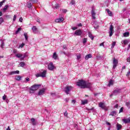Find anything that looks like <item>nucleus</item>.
I'll use <instances>...</instances> for the list:
<instances>
[{
    "label": "nucleus",
    "instance_id": "1",
    "mask_svg": "<svg viewBox=\"0 0 130 130\" xmlns=\"http://www.w3.org/2000/svg\"><path fill=\"white\" fill-rule=\"evenodd\" d=\"M76 85L78 86V87H80L81 89H85L86 88L90 89L92 88V83H86V81L83 79L79 80Z\"/></svg>",
    "mask_w": 130,
    "mask_h": 130
},
{
    "label": "nucleus",
    "instance_id": "2",
    "mask_svg": "<svg viewBox=\"0 0 130 130\" xmlns=\"http://www.w3.org/2000/svg\"><path fill=\"white\" fill-rule=\"evenodd\" d=\"M40 86L41 85L39 84H35L31 86V87L29 88L30 94H33L34 93H35V91H36V90H38Z\"/></svg>",
    "mask_w": 130,
    "mask_h": 130
},
{
    "label": "nucleus",
    "instance_id": "3",
    "mask_svg": "<svg viewBox=\"0 0 130 130\" xmlns=\"http://www.w3.org/2000/svg\"><path fill=\"white\" fill-rule=\"evenodd\" d=\"M47 73V71L46 70H41L39 72V73H37L35 76L36 78H39V77H41V78H45L46 77Z\"/></svg>",
    "mask_w": 130,
    "mask_h": 130
},
{
    "label": "nucleus",
    "instance_id": "4",
    "mask_svg": "<svg viewBox=\"0 0 130 130\" xmlns=\"http://www.w3.org/2000/svg\"><path fill=\"white\" fill-rule=\"evenodd\" d=\"M72 89H73L72 86H68L65 87L64 91L67 95H69V94H70V91H72Z\"/></svg>",
    "mask_w": 130,
    "mask_h": 130
},
{
    "label": "nucleus",
    "instance_id": "5",
    "mask_svg": "<svg viewBox=\"0 0 130 130\" xmlns=\"http://www.w3.org/2000/svg\"><path fill=\"white\" fill-rule=\"evenodd\" d=\"M48 69L49 71H53L54 69H55V66L53 65V63L52 62H50L48 65Z\"/></svg>",
    "mask_w": 130,
    "mask_h": 130
},
{
    "label": "nucleus",
    "instance_id": "6",
    "mask_svg": "<svg viewBox=\"0 0 130 130\" xmlns=\"http://www.w3.org/2000/svg\"><path fill=\"white\" fill-rule=\"evenodd\" d=\"M109 30V37H111V36L113 35V33H114V30H113V25H112V24L110 25Z\"/></svg>",
    "mask_w": 130,
    "mask_h": 130
},
{
    "label": "nucleus",
    "instance_id": "7",
    "mask_svg": "<svg viewBox=\"0 0 130 130\" xmlns=\"http://www.w3.org/2000/svg\"><path fill=\"white\" fill-rule=\"evenodd\" d=\"M118 63V60L116 59H115V58H113V69H115V68H116V67H117V64Z\"/></svg>",
    "mask_w": 130,
    "mask_h": 130
},
{
    "label": "nucleus",
    "instance_id": "8",
    "mask_svg": "<svg viewBox=\"0 0 130 130\" xmlns=\"http://www.w3.org/2000/svg\"><path fill=\"white\" fill-rule=\"evenodd\" d=\"M121 92V89L120 88H116L114 91H113V94L114 96H116L118 94H119Z\"/></svg>",
    "mask_w": 130,
    "mask_h": 130
},
{
    "label": "nucleus",
    "instance_id": "9",
    "mask_svg": "<svg viewBox=\"0 0 130 130\" xmlns=\"http://www.w3.org/2000/svg\"><path fill=\"white\" fill-rule=\"evenodd\" d=\"M45 91H46V89L42 88V89L40 90L38 93V95L39 96H41V95H43L45 93Z\"/></svg>",
    "mask_w": 130,
    "mask_h": 130
},
{
    "label": "nucleus",
    "instance_id": "10",
    "mask_svg": "<svg viewBox=\"0 0 130 130\" xmlns=\"http://www.w3.org/2000/svg\"><path fill=\"white\" fill-rule=\"evenodd\" d=\"M99 107H101L102 109H105L106 110V106H105V104L104 103L101 102L99 104Z\"/></svg>",
    "mask_w": 130,
    "mask_h": 130
},
{
    "label": "nucleus",
    "instance_id": "11",
    "mask_svg": "<svg viewBox=\"0 0 130 130\" xmlns=\"http://www.w3.org/2000/svg\"><path fill=\"white\" fill-rule=\"evenodd\" d=\"M82 30L81 29H77L75 32V35L77 36H81L82 35Z\"/></svg>",
    "mask_w": 130,
    "mask_h": 130
},
{
    "label": "nucleus",
    "instance_id": "12",
    "mask_svg": "<svg viewBox=\"0 0 130 130\" xmlns=\"http://www.w3.org/2000/svg\"><path fill=\"white\" fill-rule=\"evenodd\" d=\"M91 15L92 16V19H96V17H95L96 13H95V8L94 7H92V9L91 10Z\"/></svg>",
    "mask_w": 130,
    "mask_h": 130
},
{
    "label": "nucleus",
    "instance_id": "13",
    "mask_svg": "<svg viewBox=\"0 0 130 130\" xmlns=\"http://www.w3.org/2000/svg\"><path fill=\"white\" fill-rule=\"evenodd\" d=\"M52 6L53 9H58L59 8V4H56L55 2H53Z\"/></svg>",
    "mask_w": 130,
    "mask_h": 130
},
{
    "label": "nucleus",
    "instance_id": "14",
    "mask_svg": "<svg viewBox=\"0 0 130 130\" xmlns=\"http://www.w3.org/2000/svg\"><path fill=\"white\" fill-rule=\"evenodd\" d=\"M63 21H64V19L62 17H60V18L55 20L56 23H61L62 22H63Z\"/></svg>",
    "mask_w": 130,
    "mask_h": 130
},
{
    "label": "nucleus",
    "instance_id": "15",
    "mask_svg": "<svg viewBox=\"0 0 130 130\" xmlns=\"http://www.w3.org/2000/svg\"><path fill=\"white\" fill-rule=\"evenodd\" d=\"M19 73H20V71H19L18 70L16 71H12L9 73V75L11 76L12 75H15L16 74H19Z\"/></svg>",
    "mask_w": 130,
    "mask_h": 130
},
{
    "label": "nucleus",
    "instance_id": "16",
    "mask_svg": "<svg viewBox=\"0 0 130 130\" xmlns=\"http://www.w3.org/2000/svg\"><path fill=\"white\" fill-rule=\"evenodd\" d=\"M122 121L124 123H129V122H130V117H129L128 118H126V119H123Z\"/></svg>",
    "mask_w": 130,
    "mask_h": 130
},
{
    "label": "nucleus",
    "instance_id": "17",
    "mask_svg": "<svg viewBox=\"0 0 130 130\" xmlns=\"http://www.w3.org/2000/svg\"><path fill=\"white\" fill-rule=\"evenodd\" d=\"M92 57H93V56H92V54H88L85 56V59H86V60H88V58H92Z\"/></svg>",
    "mask_w": 130,
    "mask_h": 130
},
{
    "label": "nucleus",
    "instance_id": "18",
    "mask_svg": "<svg viewBox=\"0 0 130 130\" xmlns=\"http://www.w3.org/2000/svg\"><path fill=\"white\" fill-rule=\"evenodd\" d=\"M23 57L21 58V60H23L25 57H28L29 56V54H28V52L24 53V54H23Z\"/></svg>",
    "mask_w": 130,
    "mask_h": 130
},
{
    "label": "nucleus",
    "instance_id": "19",
    "mask_svg": "<svg viewBox=\"0 0 130 130\" xmlns=\"http://www.w3.org/2000/svg\"><path fill=\"white\" fill-rule=\"evenodd\" d=\"M53 58L54 59H57L58 58V55L56 54V52H54L52 56Z\"/></svg>",
    "mask_w": 130,
    "mask_h": 130
},
{
    "label": "nucleus",
    "instance_id": "20",
    "mask_svg": "<svg viewBox=\"0 0 130 130\" xmlns=\"http://www.w3.org/2000/svg\"><path fill=\"white\" fill-rule=\"evenodd\" d=\"M16 57H18V58H22L23 56V55L22 54L18 53L15 55Z\"/></svg>",
    "mask_w": 130,
    "mask_h": 130
},
{
    "label": "nucleus",
    "instance_id": "21",
    "mask_svg": "<svg viewBox=\"0 0 130 130\" xmlns=\"http://www.w3.org/2000/svg\"><path fill=\"white\" fill-rule=\"evenodd\" d=\"M106 11H107L108 14L109 15V16H110V17H112L113 14H112V12H111L110 10H109V9H107L106 10Z\"/></svg>",
    "mask_w": 130,
    "mask_h": 130
},
{
    "label": "nucleus",
    "instance_id": "22",
    "mask_svg": "<svg viewBox=\"0 0 130 130\" xmlns=\"http://www.w3.org/2000/svg\"><path fill=\"white\" fill-rule=\"evenodd\" d=\"M122 44H124V45H126L128 44V40H124L121 41Z\"/></svg>",
    "mask_w": 130,
    "mask_h": 130
},
{
    "label": "nucleus",
    "instance_id": "23",
    "mask_svg": "<svg viewBox=\"0 0 130 130\" xmlns=\"http://www.w3.org/2000/svg\"><path fill=\"white\" fill-rule=\"evenodd\" d=\"M81 104H82V105H85V104H88V100L81 101Z\"/></svg>",
    "mask_w": 130,
    "mask_h": 130
},
{
    "label": "nucleus",
    "instance_id": "24",
    "mask_svg": "<svg viewBox=\"0 0 130 130\" xmlns=\"http://www.w3.org/2000/svg\"><path fill=\"white\" fill-rule=\"evenodd\" d=\"M113 84H114V81L110 80L108 84L109 87H110V86H113Z\"/></svg>",
    "mask_w": 130,
    "mask_h": 130
},
{
    "label": "nucleus",
    "instance_id": "25",
    "mask_svg": "<svg viewBox=\"0 0 130 130\" xmlns=\"http://www.w3.org/2000/svg\"><path fill=\"white\" fill-rule=\"evenodd\" d=\"M30 120L32 125H35L36 124V122L35 121V119L34 118H31Z\"/></svg>",
    "mask_w": 130,
    "mask_h": 130
},
{
    "label": "nucleus",
    "instance_id": "26",
    "mask_svg": "<svg viewBox=\"0 0 130 130\" xmlns=\"http://www.w3.org/2000/svg\"><path fill=\"white\" fill-rule=\"evenodd\" d=\"M88 37L91 39V40H93L94 39V37H93V35L90 32H88Z\"/></svg>",
    "mask_w": 130,
    "mask_h": 130
},
{
    "label": "nucleus",
    "instance_id": "27",
    "mask_svg": "<svg viewBox=\"0 0 130 130\" xmlns=\"http://www.w3.org/2000/svg\"><path fill=\"white\" fill-rule=\"evenodd\" d=\"M116 115V111H115L111 112V113L110 114V115H112V116H114Z\"/></svg>",
    "mask_w": 130,
    "mask_h": 130
},
{
    "label": "nucleus",
    "instance_id": "28",
    "mask_svg": "<svg viewBox=\"0 0 130 130\" xmlns=\"http://www.w3.org/2000/svg\"><path fill=\"white\" fill-rule=\"evenodd\" d=\"M32 32H34V33H35L37 31V28H36V26H34L32 28Z\"/></svg>",
    "mask_w": 130,
    "mask_h": 130
},
{
    "label": "nucleus",
    "instance_id": "29",
    "mask_svg": "<svg viewBox=\"0 0 130 130\" xmlns=\"http://www.w3.org/2000/svg\"><path fill=\"white\" fill-rule=\"evenodd\" d=\"M124 37H128L129 36V32H126L123 34Z\"/></svg>",
    "mask_w": 130,
    "mask_h": 130
},
{
    "label": "nucleus",
    "instance_id": "30",
    "mask_svg": "<svg viewBox=\"0 0 130 130\" xmlns=\"http://www.w3.org/2000/svg\"><path fill=\"white\" fill-rule=\"evenodd\" d=\"M21 79H22V77H21L20 76H17L15 77V79L16 80V81H20V80H21Z\"/></svg>",
    "mask_w": 130,
    "mask_h": 130
},
{
    "label": "nucleus",
    "instance_id": "31",
    "mask_svg": "<svg viewBox=\"0 0 130 130\" xmlns=\"http://www.w3.org/2000/svg\"><path fill=\"white\" fill-rule=\"evenodd\" d=\"M27 7L30 9V8L32 7V3H31V2H28L27 4Z\"/></svg>",
    "mask_w": 130,
    "mask_h": 130
},
{
    "label": "nucleus",
    "instance_id": "32",
    "mask_svg": "<svg viewBox=\"0 0 130 130\" xmlns=\"http://www.w3.org/2000/svg\"><path fill=\"white\" fill-rule=\"evenodd\" d=\"M20 65L21 68H24V67H25V62H21Z\"/></svg>",
    "mask_w": 130,
    "mask_h": 130
},
{
    "label": "nucleus",
    "instance_id": "33",
    "mask_svg": "<svg viewBox=\"0 0 130 130\" xmlns=\"http://www.w3.org/2000/svg\"><path fill=\"white\" fill-rule=\"evenodd\" d=\"M9 8V5H6L4 8H3V11H6L7 10H8V8Z\"/></svg>",
    "mask_w": 130,
    "mask_h": 130
},
{
    "label": "nucleus",
    "instance_id": "34",
    "mask_svg": "<svg viewBox=\"0 0 130 130\" xmlns=\"http://www.w3.org/2000/svg\"><path fill=\"white\" fill-rule=\"evenodd\" d=\"M121 128V125L119 124H117V129L119 130Z\"/></svg>",
    "mask_w": 130,
    "mask_h": 130
},
{
    "label": "nucleus",
    "instance_id": "35",
    "mask_svg": "<svg viewBox=\"0 0 130 130\" xmlns=\"http://www.w3.org/2000/svg\"><path fill=\"white\" fill-rule=\"evenodd\" d=\"M24 36L25 38V40H28V35L27 34V33H24Z\"/></svg>",
    "mask_w": 130,
    "mask_h": 130
},
{
    "label": "nucleus",
    "instance_id": "36",
    "mask_svg": "<svg viewBox=\"0 0 130 130\" xmlns=\"http://www.w3.org/2000/svg\"><path fill=\"white\" fill-rule=\"evenodd\" d=\"M21 30H22V28L19 27L18 28L17 30L16 31V34H18L19 33V32H20V31H21Z\"/></svg>",
    "mask_w": 130,
    "mask_h": 130
},
{
    "label": "nucleus",
    "instance_id": "37",
    "mask_svg": "<svg viewBox=\"0 0 130 130\" xmlns=\"http://www.w3.org/2000/svg\"><path fill=\"white\" fill-rule=\"evenodd\" d=\"M5 2H6V0H3L2 2H0V8H1L2 6H3V5H4Z\"/></svg>",
    "mask_w": 130,
    "mask_h": 130
},
{
    "label": "nucleus",
    "instance_id": "38",
    "mask_svg": "<svg viewBox=\"0 0 130 130\" xmlns=\"http://www.w3.org/2000/svg\"><path fill=\"white\" fill-rule=\"evenodd\" d=\"M1 48H4L5 43H4V42H2V44H1Z\"/></svg>",
    "mask_w": 130,
    "mask_h": 130
},
{
    "label": "nucleus",
    "instance_id": "39",
    "mask_svg": "<svg viewBox=\"0 0 130 130\" xmlns=\"http://www.w3.org/2000/svg\"><path fill=\"white\" fill-rule=\"evenodd\" d=\"M116 44V42H113L112 44V47L111 48H113V47H114V46H115V45Z\"/></svg>",
    "mask_w": 130,
    "mask_h": 130
},
{
    "label": "nucleus",
    "instance_id": "40",
    "mask_svg": "<svg viewBox=\"0 0 130 130\" xmlns=\"http://www.w3.org/2000/svg\"><path fill=\"white\" fill-rule=\"evenodd\" d=\"M76 4V1L75 0H72L71 2V5H75Z\"/></svg>",
    "mask_w": 130,
    "mask_h": 130
},
{
    "label": "nucleus",
    "instance_id": "41",
    "mask_svg": "<svg viewBox=\"0 0 130 130\" xmlns=\"http://www.w3.org/2000/svg\"><path fill=\"white\" fill-rule=\"evenodd\" d=\"M125 104L127 107H129V106H130V102H126Z\"/></svg>",
    "mask_w": 130,
    "mask_h": 130
},
{
    "label": "nucleus",
    "instance_id": "42",
    "mask_svg": "<svg viewBox=\"0 0 130 130\" xmlns=\"http://www.w3.org/2000/svg\"><path fill=\"white\" fill-rule=\"evenodd\" d=\"M3 22H4V19L2 17H0V25H2Z\"/></svg>",
    "mask_w": 130,
    "mask_h": 130
},
{
    "label": "nucleus",
    "instance_id": "43",
    "mask_svg": "<svg viewBox=\"0 0 130 130\" xmlns=\"http://www.w3.org/2000/svg\"><path fill=\"white\" fill-rule=\"evenodd\" d=\"M96 59H102V56H96Z\"/></svg>",
    "mask_w": 130,
    "mask_h": 130
},
{
    "label": "nucleus",
    "instance_id": "44",
    "mask_svg": "<svg viewBox=\"0 0 130 130\" xmlns=\"http://www.w3.org/2000/svg\"><path fill=\"white\" fill-rule=\"evenodd\" d=\"M87 43V39L84 38V39H83V43L84 44H85V43Z\"/></svg>",
    "mask_w": 130,
    "mask_h": 130
},
{
    "label": "nucleus",
    "instance_id": "45",
    "mask_svg": "<svg viewBox=\"0 0 130 130\" xmlns=\"http://www.w3.org/2000/svg\"><path fill=\"white\" fill-rule=\"evenodd\" d=\"M119 113H121V112H123V107H121L119 110Z\"/></svg>",
    "mask_w": 130,
    "mask_h": 130
},
{
    "label": "nucleus",
    "instance_id": "46",
    "mask_svg": "<svg viewBox=\"0 0 130 130\" xmlns=\"http://www.w3.org/2000/svg\"><path fill=\"white\" fill-rule=\"evenodd\" d=\"M24 45L25 44L24 43H22L21 45H19V47H20L21 48H23Z\"/></svg>",
    "mask_w": 130,
    "mask_h": 130
},
{
    "label": "nucleus",
    "instance_id": "47",
    "mask_svg": "<svg viewBox=\"0 0 130 130\" xmlns=\"http://www.w3.org/2000/svg\"><path fill=\"white\" fill-rule=\"evenodd\" d=\"M3 100H6L7 99V95L6 94H4V95L3 96Z\"/></svg>",
    "mask_w": 130,
    "mask_h": 130
},
{
    "label": "nucleus",
    "instance_id": "48",
    "mask_svg": "<svg viewBox=\"0 0 130 130\" xmlns=\"http://www.w3.org/2000/svg\"><path fill=\"white\" fill-rule=\"evenodd\" d=\"M16 19H17V16H16V15H15L13 17L14 22H15V21H16Z\"/></svg>",
    "mask_w": 130,
    "mask_h": 130
},
{
    "label": "nucleus",
    "instance_id": "49",
    "mask_svg": "<svg viewBox=\"0 0 130 130\" xmlns=\"http://www.w3.org/2000/svg\"><path fill=\"white\" fill-rule=\"evenodd\" d=\"M129 74H130V71H128L127 74H126V76L127 77H129Z\"/></svg>",
    "mask_w": 130,
    "mask_h": 130
},
{
    "label": "nucleus",
    "instance_id": "50",
    "mask_svg": "<svg viewBox=\"0 0 130 130\" xmlns=\"http://www.w3.org/2000/svg\"><path fill=\"white\" fill-rule=\"evenodd\" d=\"M62 11L63 13H67V12H68V10H67V9H62Z\"/></svg>",
    "mask_w": 130,
    "mask_h": 130
},
{
    "label": "nucleus",
    "instance_id": "51",
    "mask_svg": "<svg viewBox=\"0 0 130 130\" xmlns=\"http://www.w3.org/2000/svg\"><path fill=\"white\" fill-rule=\"evenodd\" d=\"M19 22H23V18L20 17L19 18Z\"/></svg>",
    "mask_w": 130,
    "mask_h": 130
},
{
    "label": "nucleus",
    "instance_id": "52",
    "mask_svg": "<svg viewBox=\"0 0 130 130\" xmlns=\"http://www.w3.org/2000/svg\"><path fill=\"white\" fill-rule=\"evenodd\" d=\"M64 116H68V112L66 111L64 113Z\"/></svg>",
    "mask_w": 130,
    "mask_h": 130
},
{
    "label": "nucleus",
    "instance_id": "53",
    "mask_svg": "<svg viewBox=\"0 0 130 130\" xmlns=\"http://www.w3.org/2000/svg\"><path fill=\"white\" fill-rule=\"evenodd\" d=\"M72 103H73V104H75V103H76V100H72Z\"/></svg>",
    "mask_w": 130,
    "mask_h": 130
},
{
    "label": "nucleus",
    "instance_id": "54",
    "mask_svg": "<svg viewBox=\"0 0 130 130\" xmlns=\"http://www.w3.org/2000/svg\"><path fill=\"white\" fill-rule=\"evenodd\" d=\"M72 30H77V29H78V28L74 27H72Z\"/></svg>",
    "mask_w": 130,
    "mask_h": 130
},
{
    "label": "nucleus",
    "instance_id": "55",
    "mask_svg": "<svg viewBox=\"0 0 130 130\" xmlns=\"http://www.w3.org/2000/svg\"><path fill=\"white\" fill-rule=\"evenodd\" d=\"M106 124H107L108 125H111V124L110 123H109V122H106Z\"/></svg>",
    "mask_w": 130,
    "mask_h": 130
},
{
    "label": "nucleus",
    "instance_id": "56",
    "mask_svg": "<svg viewBox=\"0 0 130 130\" xmlns=\"http://www.w3.org/2000/svg\"><path fill=\"white\" fill-rule=\"evenodd\" d=\"M100 46H104V43H102L100 44Z\"/></svg>",
    "mask_w": 130,
    "mask_h": 130
},
{
    "label": "nucleus",
    "instance_id": "57",
    "mask_svg": "<svg viewBox=\"0 0 130 130\" xmlns=\"http://www.w3.org/2000/svg\"><path fill=\"white\" fill-rule=\"evenodd\" d=\"M115 108H118V104H116V105L114 106Z\"/></svg>",
    "mask_w": 130,
    "mask_h": 130
},
{
    "label": "nucleus",
    "instance_id": "58",
    "mask_svg": "<svg viewBox=\"0 0 130 130\" xmlns=\"http://www.w3.org/2000/svg\"><path fill=\"white\" fill-rule=\"evenodd\" d=\"M127 61L128 62H130V57H128V58H127Z\"/></svg>",
    "mask_w": 130,
    "mask_h": 130
},
{
    "label": "nucleus",
    "instance_id": "59",
    "mask_svg": "<svg viewBox=\"0 0 130 130\" xmlns=\"http://www.w3.org/2000/svg\"><path fill=\"white\" fill-rule=\"evenodd\" d=\"M81 58V55H78L77 56V59H80Z\"/></svg>",
    "mask_w": 130,
    "mask_h": 130
},
{
    "label": "nucleus",
    "instance_id": "60",
    "mask_svg": "<svg viewBox=\"0 0 130 130\" xmlns=\"http://www.w3.org/2000/svg\"><path fill=\"white\" fill-rule=\"evenodd\" d=\"M77 26H78V27H82V24L81 23H79L77 24Z\"/></svg>",
    "mask_w": 130,
    "mask_h": 130
},
{
    "label": "nucleus",
    "instance_id": "61",
    "mask_svg": "<svg viewBox=\"0 0 130 130\" xmlns=\"http://www.w3.org/2000/svg\"><path fill=\"white\" fill-rule=\"evenodd\" d=\"M99 94H100V93H94V96H96L99 95Z\"/></svg>",
    "mask_w": 130,
    "mask_h": 130
},
{
    "label": "nucleus",
    "instance_id": "62",
    "mask_svg": "<svg viewBox=\"0 0 130 130\" xmlns=\"http://www.w3.org/2000/svg\"><path fill=\"white\" fill-rule=\"evenodd\" d=\"M69 100H70V99H68V98L65 99V101H66V102H69Z\"/></svg>",
    "mask_w": 130,
    "mask_h": 130
},
{
    "label": "nucleus",
    "instance_id": "63",
    "mask_svg": "<svg viewBox=\"0 0 130 130\" xmlns=\"http://www.w3.org/2000/svg\"><path fill=\"white\" fill-rule=\"evenodd\" d=\"M30 81V78H26V82H29Z\"/></svg>",
    "mask_w": 130,
    "mask_h": 130
},
{
    "label": "nucleus",
    "instance_id": "64",
    "mask_svg": "<svg viewBox=\"0 0 130 130\" xmlns=\"http://www.w3.org/2000/svg\"><path fill=\"white\" fill-rule=\"evenodd\" d=\"M98 27H99V26L98 25V26H95V25H94V28H95V29H98Z\"/></svg>",
    "mask_w": 130,
    "mask_h": 130
}]
</instances>
